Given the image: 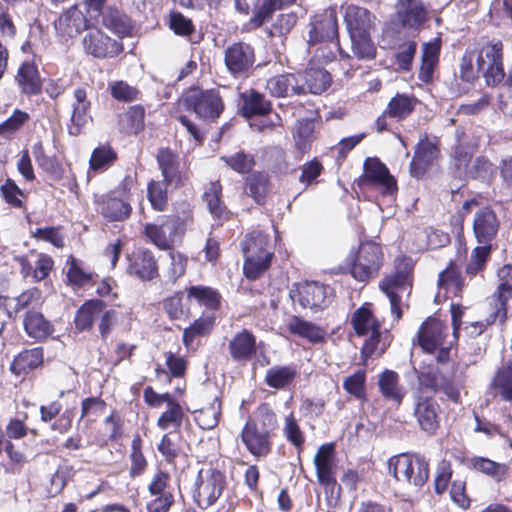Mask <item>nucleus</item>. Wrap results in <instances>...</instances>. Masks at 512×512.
<instances>
[{
    "label": "nucleus",
    "mask_w": 512,
    "mask_h": 512,
    "mask_svg": "<svg viewBox=\"0 0 512 512\" xmlns=\"http://www.w3.org/2000/svg\"><path fill=\"white\" fill-rule=\"evenodd\" d=\"M280 429L279 417L272 404L260 402L243 424L239 439L245 450L256 460L269 457L274 450Z\"/></svg>",
    "instance_id": "1"
},
{
    "label": "nucleus",
    "mask_w": 512,
    "mask_h": 512,
    "mask_svg": "<svg viewBox=\"0 0 512 512\" xmlns=\"http://www.w3.org/2000/svg\"><path fill=\"white\" fill-rule=\"evenodd\" d=\"M385 263V254L380 243L366 239L360 241L345 259L344 273L355 281L368 283L380 275Z\"/></svg>",
    "instance_id": "2"
},
{
    "label": "nucleus",
    "mask_w": 512,
    "mask_h": 512,
    "mask_svg": "<svg viewBox=\"0 0 512 512\" xmlns=\"http://www.w3.org/2000/svg\"><path fill=\"white\" fill-rule=\"evenodd\" d=\"M244 255L243 273L250 281L264 276L275 258L270 236L262 231L247 233L241 243Z\"/></svg>",
    "instance_id": "3"
},
{
    "label": "nucleus",
    "mask_w": 512,
    "mask_h": 512,
    "mask_svg": "<svg viewBox=\"0 0 512 512\" xmlns=\"http://www.w3.org/2000/svg\"><path fill=\"white\" fill-rule=\"evenodd\" d=\"M161 223L144 224L141 235L147 243L161 251L173 250L176 242H181L189 225L194 223L192 210L183 217L180 215H163Z\"/></svg>",
    "instance_id": "4"
},
{
    "label": "nucleus",
    "mask_w": 512,
    "mask_h": 512,
    "mask_svg": "<svg viewBox=\"0 0 512 512\" xmlns=\"http://www.w3.org/2000/svg\"><path fill=\"white\" fill-rule=\"evenodd\" d=\"M134 179L127 174L113 189L94 198L96 211L109 223L127 221L133 208L131 205Z\"/></svg>",
    "instance_id": "5"
},
{
    "label": "nucleus",
    "mask_w": 512,
    "mask_h": 512,
    "mask_svg": "<svg viewBox=\"0 0 512 512\" xmlns=\"http://www.w3.org/2000/svg\"><path fill=\"white\" fill-rule=\"evenodd\" d=\"M349 323L358 337H369L364 341L360 356L364 365L377 352L381 337L383 321L378 319L373 311V304L365 302L355 309L349 319Z\"/></svg>",
    "instance_id": "6"
},
{
    "label": "nucleus",
    "mask_w": 512,
    "mask_h": 512,
    "mask_svg": "<svg viewBox=\"0 0 512 512\" xmlns=\"http://www.w3.org/2000/svg\"><path fill=\"white\" fill-rule=\"evenodd\" d=\"M117 315L115 309H107L104 300L93 298L84 301L76 310L73 323L77 332H90L99 318L98 331L101 339L105 341L117 323Z\"/></svg>",
    "instance_id": "7"
},
{
    "label": "nucleus",
    "mask_w": 512,
    "mask_h": 512,
    "mask_svg": "<svg viewBox=\"0 0 512 512\" xmlns=\"http://www.w3.org/2000/svg\"><path fill=\"white\" fill-rule=\"evenodd\" d=\"M388 474L398 482H406L415 487H423L429 480V461L417 453H400L387 461Z\"/></svg>",
    "instance_id": "8"
},
{
    "label": "nucleus",
    "mask_w": 512,
    "mask_h": 512,
    "mask_svg": "<svg viewBox=\"0 0 512 512\" xmlns=\"http://www.w3.org/2000/svg\"><path fill=\"white\" fill-rule=\"evenodd\" d=\"M227 478L223 471L210 467L200 469L191 489L194 504L201 510L213 506L227 488Z\"/></svg>",
    "instance_id": "9"
},
{
    "label": "nucleus",
    "mask_w": 512,
    "mask_h": 512,
    "mask_svg": "<svg viewBox=\"0 0 512 512\" xmlns=\"http://www.w3.org/2000/svg\"><path fill=\"white\" fill-rule=\"evenodd\" d=\"M307 27V44L309 46L335 42L341 58L350 59V55L340 45L338 16L335 8L329 7L311 15Z\"/></svg>",
    "instance_id": "10"
},
{
    "label": "nucleus",
    "mask_w": 512,
    "mask_h": 512,
    "mask_svg": "<svg viewBox=\"0 0 512 512\" xmlns=\"http://www.w3.org/2000/svg\"><path fill=\"white\" fill-rule=\"evenodd\" d=\"M183 105L199 119L211 123L217 122L225 110L223 98L216 88H190L183 96Z\"/></svg>",
    "instance_id": "11"
},
{
    "label": "nucleus",
    "mask_w": 512,
    "mask_h": 512,
    "mask_svg": "<svg viewBox=\"0 0 512 512\" xmlns=\"http://www.w3.org/2000/svg\"><path fill=\"white\" fill-rule=\"evenodd\" d=\"M359 187L376 189L382 196L397 194L398 184L388 167L377 157H368L363 163V173L357 179Z\"/></svg>",
    "instance_id": "12"
},
{
    "label": "nucleus",
    "mask_w": 512,
    "mask_h": 512,
    "mask_svg": "<svg viewBox=\"0 0 512 512\" xmlns=\"http://www.w3.org/2000/svg\"><path fill=\"white\" fill-rule=\"evenodd\" d=\"M126 274L141 282H154L161 276L159 258L148 247H137L126 254Z\"/></svg>",
    "instance_id": "13"
},
{
    "label": "nucleus",
    "mask_w": 512,
    "mask_h": 512,
    "mask_svg": "<svg viewBox=\"0 0 512 512\" xmlns=\"http://www.w3.org/2000/svg\"><path fill=\"white\" fill-rule=\"evenodd\" d=\"M83 52L95 59H113L124 52L121 40L114 39L99 27H90L81 41Z\"/></svg>",
    "instance_id": "14"
},
{
    "label": "nucleus",
    "mask_w": 512,
    "mask_h": 512,
    "mask_svg": "<svg viewBox=\"0 0 512 512\" xmlns=\"http://www.w3.org/2000/svg\"><path fill=\"white\" fill-rule=\"evenodd\" d=\"M162 182L173 189L186 186L191 177L189 166H181L179 154L170 147H161L155 156Z\"/></svg>",
    "instance_id": "15"
},
{
    "label": "nucleus",
    "mask_w": 512,
    "mask_h": 512,
    "mask_svg": "<svg viewBox=\"0 0 512 512\" xmlns=\"http://www.w3.org/2000/svg\"><path fill=\"white\" fill-rule=\"evenodd\" d=\"M419 103L413 94L396 93L388 102L386 108L376 118L373 128L377 133L390 131L389 119L402 122L410 117Z\"/></svg>",
    "instance_id": "16"
},
{
    "label": "nucleus",
    "mask_w": 512,
    "mask_h": 512,
    "mask_svg": "<svg viewBox=\"0 0 512 512\" xmlns=\"http://www.w3.org/2000/svg\"><path fill=\"white\" fill-rule=\"evenodd\" d=\"M414 261L410 256L398 255L394 260L393 272L384 275L379 289L385 295L400 294L413 285Z\"/></svg>",
    "instance_id": "17"
},
{
    "label": "nucleus",
    "mask_w": 512,
    "mask_h": 512,
    "mask_svg": "<svg viewBox=\"0 0 512 512\" xmlns=\"http://www.w3.org/2000/svg\"><path fill=\"white\" fill-rule=\"evenodd\" d=\"M147 490L154 498L146 504V512H169L175 504L171 475L168 471L158 469L153 474Z\"/></svg>",
    "instance_id": "18"
},
{
    "label": "nucleus",
    "mask_w": 512,
    "mask_h": 512,
    "mask_svg": "<svg viewBox=\"0 0 512 512\" xmlns=\"http://www.w3.org/2000/svg\"><path fill=\"white\" fill-rule=\"evenodd\" d=\"M255 61V49L249 43L234 42L224 50V64L235 78L248 76Z\"/></svg>",
    "instance_id": "19"
},
{
    "label": "nucleus",
    "mask_w": 512,
    "mask_h": 512,
    "mask_svg": "<svg viewBox=\"0 0 512 512\" xmlns=\"http://www.w3.org/2000/svg\"><path fill=\"white\" fill-rule=\"evenodd\" d=\"M440 139L436 136L429 137L425 133L415 146L414 154L409 165L410 175L414 178H422L433 162L440 155Z\"/></svg>",
    "instance_id": "20"
},
{
    "label": "nucleus",
    "mask_w": 512,
    "mask_h": 512,
    "mask_svg": "<svg viewBox=\"0 0 512 512\" xmlns=\"http://www.w3.org/2000/svg\"><path fill=\"white\" fill-rule=\"evenodd\" d=\"M333 288L318 281H304L297 285L295 300L303 308L317 311L330 303Z\"/></svg>",
    "instance_id": "21"
},
{
    "label": "nucleus",
    "mask_w": 512,
    "mask_h": 512,
    "mask_svg": "<svg viewBox=\"0 0 512 512\" xmlns=\"http://www.w3.org/2000/svg\"><path fill=\"white\" fill-rule=\"evenodd\" d=\"M413 415L422 431L435 435L440 428V405L433 396L419 395L415 399Z\"/></svg>",
    "instance_id": "22"
},
{
    "label": "nucleus",
    "mask_w": 512,
    "mask_h": 512,
    "mask_svg": "<svg viewBox=\"0 0 512 512\" xmlns=\"http://www.w3.org/2000/svg\"><path fill=\"white\" fill-rule=\"evenodd\" d=\"M501 221L490 205L477 210L473 217L472 229L479 244L491 245L499 233Z\"/></svg>",
    "instance_id": "23"
},
{
    "label": "nucleus",
    "mask_w": 512,
    "mask_h": 512,
    "mask_svg": "<svg viewBox=\"0 0 512 512\" xmlns=\"http://www.w3.org/2000/svg\"><path fill=\"white\" fill-rule=\"evenodd\" d=\"M227 350L233 362L246 364L257 355V337L253 331L242 328L229 339Z\"/></svg>",
    "instance_id": "24"
},
{
    "label": "nucleus",
    "mask_w": 512,
    "mask_h": 512,
    "mask_svg": "<svg viewBox=\"0 0 512 512\" xmlns=\"http://www.w3.org/2000/svg\"><path fill=\"white\" fill-rule=\"evenodd\" d=\"M416 378L421 389L430 390L434 394L442 392L453 403L461 402L460 388L449 380L442 379V385L435 378L434 364L422 363L419 369H415Z\"/></svg>",
    "instance_id": "25"
},
{
    "label": "nucleus",
    "mask_w": 512,
    "mask_h": 512,
    "mask_svg": "<svg viewBox=\"0 0 512 512\" xmlns=\"http://www.w3.org/2000/svg\"><path fill=\"white\" fill-rule=\"evenodd\" d=\"M447 326L435 317H428L419 327L417 344L427 354H433L445 343Z\"/></svg>",
    "instance_id": "26"
},
{
    "label": "nucleus",
    "mask_w": 512,
    "mask_h": 512,
    "mask_svg": "<svg viewBox=\"0 0 512 512\" xmlns=\"http://www.w3.org/2000/svg\"><path fill=\"white\" fill-rule=\"evenodd\" d=\"M73 96L74 102L67 130L69 135L76 137L82 133L83 128L92 120L90 115L92 103L88 99L87 90L84 87H77Z\"/></svg>",
    "instance_id": "27"
},
{
    "label": "nucleus",
    "mask_w": 512,
    "mask_h": 512,
    "mask_svg": "<svg viewBox=\"0 0 512 512\" xmlns=\"http://www.w3.org/2000/svg\"><path fill=\"white\" fill-rule=\"evenodd\" d=\"M58 34L73 38L91 27V22L77 5L70 6L54 22Z\"/></svg>",
    "instance_id": "28"
},
{
    "label": "nucleus",
    "mask_w": 512,
    "mask_h": 512,
    "mask_svg": "<svg viewBox=\"0 0 512 512\" xmlns=\"http://www.w3.org/2000/svg\"><path fill=\"white\" fill-rule=\"evenodd\" d=\"M201 198L213 219L219 222H227L232 219V212L223 200V185L220 180L207 183Z\"/></svg>",
    "instance_id": "29"
},
{
    "label": "nucleus",
    "mask_w": 512,
    "mask_h": 512,
    "mask_svg": "<svg viewBox=\"0 0 512 512\" xmlns=\"http://www.w3.org/2000/svg\"><path fill=\"white\" fill-rule=\"evenodd\" d=\"M239 98V111L241 116L246 119L268 116L273 110L272 102L255 89L251 88L240 93Z\"/></svg>",
    "instance_id": "30"
},
{
    "label": "nucleus",
    "mask_w": 512,
    "mask_h": 512,
    "mask_svg": "<svg viewBox=\"0 0 512 512\" xmlns=\"http://www.w3.org/2000/svg\"><path fill=\"white\" fill-rule=\"evenodd\" d=\"M15 82L21 94L32 97L42 93L43 80L37 65L33 61L21 63L15 75Z\"/></svg>",
    "instance_id": "31"
},
{
    "label": "nucleus",
    "mask_w": 512,
    "mask_h": 512,
    "mask_svg": "<svg viewBox=\"0 0 512 512\" xmlns=\"http://www.w3.org/2000/svg\"><path fill=\"white\" fill-rule=\"evenodd\" d=\"M44 364V349L41 346L23 349L12 360L10 371L16 377H25Z\"/></svg>",
    "instance_id": "32"
},
{
    "label": "nucleus",
    "mask_w": 512,
    "mask_h": 512,
    "mask_svg": "<svg viewBox=\"0 0 512 512\" xmlns=\"http://www.w3.org/2000/svg\"><path fill=\"white\" fill-rule=\"evenodd\" d=\"M187 300H194L200 307H204L208 313H214L222 308L223 296L214 287L206 285H191L185 288Z\"/></svg>",
    "instance_id": "33"
},
{
    "label": "nucleus",
    "mask_w": 512,
    "mask_h": 512,
    "mask_svg": "<svg viewBox=\"0 0 512 512\" xmlns=\"http://www.w3.org/2000/svg\"><path fill=\"white\" fill-rule=\"evenodd\" d=\"M286 328L290 334L305 339L311 344H324L326 342V330L300 316L293 315L288 320Z\"/></svg>",
    "instance_id": "34"
},
{
    "label": "nucleus",
    "mask_w": 512,
    "mask_h": 512,
    "mask_svg": "<svg viewBox=\"0 0 512 512\" xmlns=\"http://www.w3.org/2000/svg\"><path fill=\"white\" fill-rule=\"evenodd\" d=\"M462 462L469 469L491 478L496 483L504 482L509 477L510 468L507 464L496 462L487 457L473 456Z\"/></svg>",
    "instance_id": "35"
},
{
    "label": "nucleus",
    "mask_w": 512,
    "mask_h": 512,
    "mask_svg": "<svg viewBox=\"0 0 512 512\" xmlns=\"http://www.w3.org/2000/svg\"><path fill=\"white\" fill-rule=\"evenodd\" d=\"M440 52L441 40L439 38L423 44L421 64L418 72V79L422 83H432L434 72L439 63Z\"/></svg>",
    "instance_id": "36"
},
{
    "label": "nucleus",
    "mask_w": 512,
    "mask_h": 512,
    "mask_svg": "<svg viewBox=\"0 0 512 512\" xmlns=\"http://www.w3.org/2000/svg\"><path fill=\"white\" fill-rule=\"evenodd\" d=\"M397 14L404 27L419 28L427 20V10L421 0H398Z\"/></svg>",
    "instance_id": "37"
},
{
    "label": "nucleus",
    "mask_w": 512,
    "mask_h": 512,
    "mask_svg": "<svg viewBox=\"0 0 512 512\" xmlns=\"http://www.w3.org/2000/svg\"><path fill=\"white\" fill-rule=\"evenodd\" d=\"M165 368L161 364H157L154 372L157 379L165 377L167 383H171L172 379L184 378L187 374L189 361L180 354L172 351L164 352Z\"/></svg>",
    "instance_id": "38"
},
{
    "label": "nucleus",
    "mask_w": 512,
    "mask_h": 512,
    "mask_svg": "<svg viewBox=\"0 0 512 512\" xmlns=\"http://www.w3.org/2000/svg\"><path fill=\"white\" fill-rule=\"evenodd\" d=\"M378 387L382 397L399 407L405 396L406 390L400 384V378L397 372L393 370H384L378 378Z\"/></svg>",
    "instance_id": "39"
},
{
    "label": "nucleus",
    "mask_w": 512,
    "mask_h": 512,
    "mask_svg": "<svg viewBox=\"0 0 512 512\" xmlns=\"http://www.w3.org/2000/svg\"><path fill=\"white\" fill-rule=\"evenodd\" d=\"M344 22L349 36L371 33L372 14L366 8L348 5L345 9Z\"/></svg>",
    "instance_id": "40"
},
{
    "label": "nucleus",
    "mask_w": 512,
    "mask_h": 512,
    "mask_svg": "<svg viewBox=\"0 0 512 512\" xmlns=\"http://www.w3.org/2000/svg\"><path fill=\"white\" fill-rule=\"evenodd\" d=\"M118 160V153L109 142L99 144L89 159L88 177L108 171Z\"/></svg>",
    "instance_id": "41"
},
{
    "label": "nucleus",
    "mask_w": 512,
    "mask_h": 512,
    "mask_svg": "<svg viewBox=\"0 0 512 512\" xmlns=\"http://www.w3.org/2000/svg\"><path fill=\"white\" fill-rule=\"evenodd\" d=\"M216 325V316L212 313H202L201 316L194 319L189 326L184 328L182 333V343L185 348L192 347L197 338H204L211 335Z\"/></svg>",
    "instance_id": "42"
},
{
    "label": "nucleus",
    "mask_w": 512,
    "mask_h": 512,
    "mask_svg": "<svg viewBox=\"0 0 512 512\" xmlns=\"http://www.w3.org/2000/svg\"><path fill=\"white\" fill-rule=\"evenodd\" d=\"M24 331L35 341H44L54 332L53 324L36 310H28L23 319Z\"/></svg>",
    "instance_id": "43"
},
{
    "label": "nucleus",
    "mask_w": 512,
    "mask_h": 512,
    "mask_svg": "<svg viewBox=\"0 0 512 512\" xmlns=\"http://www.w3.org/2000/svg\"><path fill=\"white\" fill-rule=\"evenodd\" d=\"M437 285L439 290L445 291L454 297H461L464 288V278L461 266L454 260H450L446 268L438 275Z\"/></svg>",
    "instance_id": "44"
},
{
    "label": "nucleus",
    "mask_w": 512,
    "mask_h": 512,
    "mask_svg": "<svg viewBox=\"0 0 512 512\" xmlns=\"http://www.w3.org/2000/svg\"><path fill=\"white\" fill-rule=\"evenodd\" d=\"M272 97L284 98L288 96L289 90L293 95H303L304 90L298 83L294 73H284L270 77L265 86Z\"/></svg>",
    "instance_id": "45"
},
{
    "label": "nucleus",
    "mask_w": 512,
    "mask_h": 512,
    "mask_svg": "<svg viewBox=\"0 0 512 512\" xmlns=\"http://www.w3.org/2000/svg\"><path fill=\"white\" fill-rule=\"evenodd\" d=\"M298 371L295 364L274 365L264 376V383L273 389L284 390L295 381Z\"/></svg>",
    "instance_id": "46"
},
{
    "label": "nucleus",
    "mask_w": 512,
    "mask_h": 512,
    "mask_svg": "<svg viewBox=\"0 0 512 512\" xmlns=\"http://www.w3.org/2000/svg\"><path fill=\"white\" fill-rule=\"evenodd\" d=\"M490 389L501 400L512 401V361L504 362L498 367L490 381Z\"/></svg>",
    "instance_id": "47"
},
{
    "label": "nucleus",
    "mask_w": 512,
    "mask_h": 512,
    "mask_svg": "<svg viewBox=\"0 0 512 512\" xmlns=\"http://www.w3.org/2000/svg\"><path fill=\"white\" fill-rule=\"evenodd\" d=\"M145 108L141 104L129 106L119 116V131L125 135H137L145 129Z\"/></svg>",
    "instance_id": "48"
},
{
    "label": "nucleus",
    "mask_w": 512,
    "mask_h": 512,
    "mask_svg": "<svg viewBox=\"0 0 512 512\" xmlns=\"http://www.w3.org/2000/svg\"><path fill=\"white\" fill-rule=\"evenodd\" d=\"M102 24L121 38L131 36L134 28L131 18L116 7H108L102 13Z\"/></svg>",
    "instance_id": "49"
},
{
    "label": "nucleus",
    "mask_w": 512,
    "mask_h": 512,
    "mask_svg": "<svg viewBox=\"0 0 512 512\" xmlns=\"http://www.w3.org/2000/svg\"><path fill=\"white\" fill-rule=\"evenodd\" d=\"M168 27L177 36L188 39L191 44H199L203 40L202 34H195L196 28L192 19L179 11H171L168 15Z\"/></svg>",
    "instance_id": "50"
},
{
    "label": "nucleus",
    "mask_w": 512,
    "mask_h": 512,
    "mask_svg": "<svg viewBox=\"0 0 512 512\" xmlns=\"http://www.w3.org/2000/svg\"><path fill=\"white\" fill-rule=\"evenodd\" d=\"M185 289L177 290L161 301L162 310L171 321L186 320L191 316V309L185 301Z\"/></svg>",
    "instance_id": "51"
},
{
    "label": "nucleus",
    "mask_w": 512,
    "mask_h": 512,
    "mask_svg": "<svg viewBox=\"0 0 512 512\" xmlns=\"http://www.w3.org/2000/svg\"><path fill=\"white\" fill-rule=\"evenodd\" d=\"M512 299V285L499 283L489 300L490 313L504 325L508 318V301Z\"/></svg>",
    "instance_id": "52"
},
{
    "label": "nucleus",
    "mask_w": 512,
    "mask_h": 512,
    "mask_svg": "<svg viewBox=\"0 0 512 512\" xmlns=\"http://www.w3.org/2000/svg\"><path fill=\"white\" fill-rule=\"evenodd\" d=\"M269 188L270 177L266 172L254 171L245 178V191L257 204L265 203Z\"/></svg>",
    "instance_id": "53"
},
{
    "label": "nucleus",
    "mask_w": 512,
    "mask_h": 512,
    "mask_svg": "<svg viewBox=\"0 0 512 512\" xmlns=\"http://www.w3.org/2000/svg\"><path fill=\"white\" fill-rule=\"evenodd\" d=\"M476 422L474 431L484 433L488 437L499 435L507 437L512 429V414L506 410H501V422L493 423L482 419L478 414H474Z\"/></svg>",
    "instance_id": "54"
},
{
    "label": "nucleus",
    "mask_w": 512,
    "mask_h": 512,
    "mask_svg": "<svg viewBox=\"0 0 512 512\" xmlns=\"http://www.w3.org/2000/svg\"><path fill=\"white\" fill-rule=\"evenodd\" d=\"M332 83L330 73L321 68H310L304 73V84H300L304 90V94H321L325 92Z\"/></svg>",
    "instance_id": "55"
},
{
    "label": "nucleus",
    "mask_w": 512,
    "mask_h": 512,
    "mask_svg": "<svg viewBox=\"0 0 512 512\" xmlns=\"http://www.w3.org/2000/svg\"><path fill=\"white\" fill-rule=\"evenodd\" d=\"M0 196L11 208L18 210L27 209L28 192L21 189L10 177H7L0 185Z\"/></svg>",
    "instance_id": "56"
},
{
    "label": "nucleus",
    "mask_w": 512,
    "mask_h": 512,
    "mask_svg": "<svg viewBox=\"0 0 512 512\" xmlns=\"http://www.w3.org/2000/svg\"><path fill=\"white\" fill-rule=\"evenodd\" d=\"M282 432L286 441L294 447L300 457L305 448L306 435L293 412L284 417Z\"/></svg>",
    "instance_id": "57"
},
{
    "label": "nucleus",
    "mask_w": 512,
    "mask_h": 512,
    "mask_svg": "<svg viewBox=\"0 0 512 512\" xmlns=\"http://www.w3.org/2000/svg\"><path fill=\"white\" fill-rule=\"evenodd\" d=\"M185 413L182 405L173 398L166 404V409L160 414L156 425L161 430H167L171 427L180 429L183 425Z\"/></svg>",
    "instance_id": "58"
},
{
    "label": "nucleus",
    "mask_w": 512,
    "mask_h": 512,
    "mask_svg": "<svg viewBox=\"0 0 512 512\" xmlns=\"http://www.w3.org/2000/svg\"><path fill=\"white\" fill-rule=\"evenodd\" d=\"M168 186L161 180H150L147 183V199L156 212H164L169 206Z\"/></svg>",
    "instance_id": "59"
},
{
    "label": "nucleus",
    "mask_w": 512,
    "mask_h": 512,
    "mask_svg": "<svg viewBox=\"0 0 512 512\" xmlns=\"http://www.w3.org/2000/svg\"><path fill=\"white\" fill-rule=\"evenodd\" d=\"M314 122L310 119L299 120L292 134L295 148L300 154L311 150L314 133Z\"/></svg>",
    "instance_id": "60"
},
{
    "label": "nucleus",
    "mask_w": 512,
    "mask_h": 512,
    "mask_svg": "<svg viewBox=\"0 0 512 512\" xmlns=\"http://www.w3.org/2000/svg\"><path fill=\"white\" fill-rule=\"evenodd\" d=\"M476 65L484 70L488 63H495L503 59V43L501 40H491L483 43L476 51Z\"/></svg>",
    "instance_id": "61"
},
{
    "label": "nucleus",
    "mask_w": 512,
    "mask_h": 512,
    "mask_svg": "<svg viewBox=\"0 0 512 512\" xmlns=\"http://www.w3.org/2000/svg\"><path fill=\"white\" fill-rule=\"evenodd\" d=\"M129 459V475L132 478L138 477L146 471L148 467V461L143 453V439L139 433L135 434L131 441Z\"/></svg>",
    "instance_id": "62"
},
{
    "label": "nucleus",
    "mask_w": 512,
    "mask_h": 512,
    "mask_svg": "<svg viewBox=\"0 0 512 512\" xmlns=\"http://www.w3.org/2000/svg\"><path fill=\"white\" fill-rule=\"evenodd\" d=\"M465 136L463 129L456 130L457 143L453 149V158L457 168H466L477 150V145L466 141Z\"/></svg>",
    "instance_id": "63"
},
{
    "label": "nucleus",
    "mask_w": 512,
    "mask_h": 512,
    "mask_svg": "<svg viewBox=\"0 0 512 512\" xmlns=\"http://www.w3.org/2000/svg\"><path fill=\"white\" fill-rule=\"evenodd\" d=\"M29 121L28 112L15 109L10 117L0 123V136L4 139H12Z\"/></svg>",
    "instance_id": "64"
}]
</instances>
